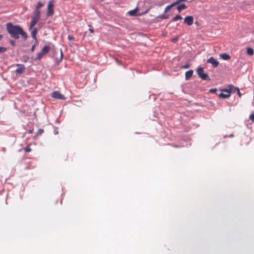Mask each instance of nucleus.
Returning a JSON list of instances; mask_svg holds the SVG:
<instances>
[{
    "instance_id": "obj_10",
    "label": "nucleus",
    "mask_w": 254,
    "mask_h": 254,
    "mask_svg": "<svg viewBox=\"0 0 254 254\" xmlns=\"http://www.w3.org/2000/svg\"><path fill=\"white\" fill-rule=\"evenodd\" d=\"M16 65L18 66L19 67L15 70V72L17 74H22V73H23V72L24 71V69H25L24 65L22 64H16Z\"/></svg>"
},
{
    "instance_id": "obj_19",
    "label": "nucleus",
    "mask_w": 254,
    "mask_h": 254,
    "mask_svg": "<svg viewBox=\"0 0 254 254\" xmlns=\"http://www.w3.org/2000/svg\"><path fill=\"white\" fill-rule=\"evenodd\" d=\"M247 53L248 55L250 56H252L254 55V51L253 49L251 48H247Z\"/></svg>"
},
{
    "instance_id": "obj_20",
    "label": "nucleus",
    "mask_w": 254,
    "mask_h": 254,
    "mask_svg": "<svg viewBox=\"0 0 254 254\" xmlns=\"http://www.w3.org/2000/svg\"><path fill=\"white\" fill-rule=\"evenodd\" d=\"M137 8L133 9L132 10L129 11L128 13L129 15L133 16L136 14V12H137Z\"/></svg>"
},
{
    "instance_id": "obj_35",
    "label": "nucleus",
    "mask_w": 254,
    "mask_h": 254,
    "mask_svg": "<svg viewBox=\"0 0 254 254\" xmlns=\"http://www.w3.org/2000/svg\"><path fill=\"white\" fill-rule=\"evenodd\" d=\"M10 43L13 46L15 45V42L13 40H10Z\"/></svg>"
},
{
    "instance_id": "obj_4",
    "label": "nucleus",
    "mask_w": 254,
    "mask_h": 254,
    "mask_svg": "<svg viewBox=\"0 0 254 254\" xmlns=\"http://www.w3.org/2000/svg\"><path fill=\"white\" fill-rule=\"evenodd\" d=\"M54 1L50 0L48 4L47 11L46 14L47 17H50L53 14L54 12Z\"/></svg>"
},
{
    "instance_id": "obj_13",
    "label": "nucleus",
    "mask_w": 254,
    "mask_h": 254,
    "mask_svg": "<svg viewBox=\"0 0 254 254\" xmlns=\"http://www.w3.org/2000/svg\"><path fill=\"white\" fill-rule=\"evenodd\" d=\"M37 33V30L36 28H34L32 31L31 33V36L36 41V43H37L38 41L36 38V34Z\"/></svg>"
},
{
    "instance_id": "obj_23",
    "label": "nucleus",
    "mask_w": 254,
    "mask_h": 254,
    "mask_svg": "<svg viewBox=\"0 0 254 254\" xmlns=\"http://www.w3.org/2000/svg\"><path fill=\"white\" fill-rule=\"evenodd\" d=\"M24 150L25 152H29L31 151V149L30 147V145H27L24 148Z\"/></svg>"
},
{
    "instance_id": "obj_28",
    "label": "nucleus",
    "mask_w": 254,
    "mask_h": 254,
    "mask_svg": "<svg viewBox=\"0 0 254 254\" xmlns=\"http://www.w3.org/2000/svg\"><path fill=\"white\" fill-rule=\"evenodd\" d=\"M217 91V90L216 88H212V89H210L209 90V92L213 93H216Z\"/></svg>"
},
{
    "instance_id": "obj_3",
    "label": "nucleus",
    "mask_w": 254,
    "mask_h": 254,
    "mask_svg": "<svg viewBox=\"0 0 254 254\" xmlns=\"http://www.w3.org/2000/svg\"><path fill=\"white\" fill-rule=\"evenodd\" d=\"M196 72H197L199 77L201 79H202V80H208V81L211 80V79L210 78L208 74L204 72V69L202 67H198L196 70Z\"/></svg>"
},
{
    "instance_id": "obj_17",
    "label": "nucleus",
    "mask_w": 254,
    "mask_h": 254,
    "mask_svg": "<svg viewBox=\"0 0 254 254\" xmlns=\"http://www.w3.org/2000/svg\"><path fill=\"white\" fill-rule=\"evenodd\" d=\"M187 8V6L185 4H181L178 6L177 9L179 12H180L182 10L185 9Z\"/></svg>"
},
{
    "instance_id": "obj_40",
    "label": "nucleus",
    "mask_w": 254,
    "mask_h": 254,
    "mask_svg": "<svg viewBox=\"0 0 254 254\" xmlns=\"http://www.w3.org/2000/svg\"><path fill=\"white\" fill-rule=\"evenodd\" d=\"M68 39H69V40H70V39H72V38L71 37H70V36H68Z\"/></svg>"
},
{
    "instance_id": "obj_16",
    "label": "nucleus",
    "mask_w": 254,
    "mask_h": 254,
    "mask_svg": "<svg viewBox=\"0 0 254 254\" xmlns=\"http://www.w3.org/2000/svg\"><path fill=\"white\" fill-rule=\"evenodd\" d=\"M50 50V47L49 46H45L41 50V51L42 53L45 55L46 54H47L49 53Z\"/></svg>"
},
{
    "instance_id": "obj_39",
    "label": "nucleus",
    "mask_w": 254,
    "mask_h": 254,
    "mask_svg": "<svg viewBox=\"0 0 254 254\" xmlns=\"http://www.w3.org/2000/svg\"><path fill=\"white\" fill-rule=\"evenodd\" d=\"M89 30L90 31V32H91V33H93V29H89Z\"/></svg>"
},
{
    "instance_id": "obj_11",
    "label": "nucleus",
    "mask_w": 254,
    "mask_h": 254,
    "mask_svg": "<svg viewBox=\"0 0 254 254\" xmlns=\"http://www.w3.org/2000/svg\"><path fill=\"white\" fill-rule=\"evenodd\" d=\"M238 88V87H234L233 85H229L228 86V88H226V89L231 94V93H235L236 92Z\"/></svg>"
},
{
    "instance_id": "obj_5",
    "label": "nucleus",
    "mask_w": 254,
    "mask_h": 254,
    "mask_svg": "<svg viewBox=\"0 0 254 254\" xmlns=\"http://www.w3.org/2000/svg\"><path fill=\"white\" fill-rule=\"evenodd\" d=\"M52 97L54 98L59 99V100H64L65 97L64 95L61 93L59 91H54L52 93Z\"/></svg>"
},
{
    "instance_id": "obj_38",
    "label": "nucleus",
    "mask_w": 254,
    "mask_h": 254,
    "mask_svg": "<svg viewBox=\"0 0 254 254\" xmlns=\"http://www.w3.org/2000/svg\"><path fill=\"white\" fill-rule=\"evenodd\" d=\"M186 1V0H180V3L183 1Z\"/></svg>"
},
{
    "instance_id": "obj_2",
    "label": "nucleus",
    "mask_w": 254,
    "mask_h": 254,
    "mask_svg": "<svg viewBox=\"0 0 254 254\" xmlns=\"http://www.w3.org/2000/svg\"><path fill=\"white\" fill-rule=\"evenodd\" d=\"M63 53L61 49H56L54 52L53 57L58 64L61 62L63 59Z\"/></svg>"
},
{
    "instance_id": "obj_18",
    "label": "nucleus",
    "mask_w": 254,
    "mask_h": 254,
    "mask_svg": "<svg viewBox=\"0 0 254 254\" xmlns=\"http://www.w3.org/2000/svg\"><path fill=\"white\" fill-rule=\"evenodd\" d=\"M182 18H183L180 15H177L176 16H175V17H174L172 18V21L173 22H175L177 20H181Z\"/></svg>"
},
{
    "instance_id": "obj_33",
    "label": "nucleus",
    "mask_w": 254,
    "mask_h": 254,
    "mask_svg": "<svg viewBox=\"0 0 254 254\" xmlns=\"http://www.w3.org/2000/svg\"><path fill=\"white\" fill-rule=\"evenodd\" d=\"M37 43H36L35 44H34V45H33L31 47V51L32 52H34V50H35V46H36V45Z\"/></svg>"
},
{
    "instance_id": "obj_8",
    "label": "nucleus",
    "mask_w": 254,
    "mask_h": 254,
    "mask_svg": "<svg viewBox=\"0 0 254 254\" xmlns=\"http://www.w3.org/2000/svg\"><path fill=\"white\" fill-rule=\"evenodd\" d=\"M221 91L225 92L226 93L225 94V93H223L221 92L219 94H217L219 96V97H220L221 98L225 99V98H228L230 96V93L226 89H222Z\"/></svg>"
},
{
    "instance_id": "obj_34",
    "label": "nucleus",
    "mask_w": 254,
    "mask_h": 254,
    "mask_svg": "<svg viewBox=\"0 0 254 254\" xmlns=\"http://www.w3.org/2000/svg\"><path fill=\"white\" fill-rule=\"evenodd\" d=\"M236 91H237V93H238V94L239 95V96L240 97H241L242 96V94L241 93V92H240V90L239 88L237 89V90H236Z\"/></svg>"
},
{
    "instance_id": "obj_1",
    "label": "nucleus",
    "mask_w": 254,
    "mask_h": 254,
    "mask_svg": "<svg viewBox=\"0 0 254 254\" xmlns=\"http://www.w3.org/2000/svg\"><path fill=\"white\" fill-rule=\"evenodd\" d=\"M6 25V30L12 38L18 39L21 35L24 40L27 39V35L21 27L19 25H14L11 22L7 23Z\"/></svg>"
},
{
    "instance_id": "obj_24",
    "label": "nucleus",
    "mask_w": 254,
    "mask_h": 254,
    "mask_svg": "<svg viewBox=\"0 0 254 254\" xmlns=\"http://www.w3.org/2000/svg\"><path fill=\"white\" fill-rule=\"evenodd\" d=\"M34 15H37V16H39L40 17V11L39 10V9H35L34 10Z\"/></svg>"
},
{
    "instance_id": "obj_26",
    "label": "nucleus",
    "mask_w": 254,
    "mask_h": 254,
    "mask_svg": "<svg viewBox=\"0 0 254 254\" xmlns=\"http://www.w3.org/2000/svg\"><path fill=\"white\" fill-rule=\"evenodd\" d=\"M43 132H44V130H43V129H42V128H40V129L38 130V131H37V132L36 135H41L42 133H43Z\"/></svg>"
},
{
    "instance_id": "obj_29",
    "label": "nucleus",
    "mask_w": 254,
    "mask_h": 254,
    "mask_svg": "<svg viewBox=\"0 0 254 254\" xmlns=\"http://www.w3.org/2000/svg\"><path fill=\"white\" fill-rule=\"evenodd\" d=\"M190 67V64H187L186 65L182 66V68H184V69H187V68H189Z\"/></svg>"
},
{
    "instance_id": "obj_31",
    "label": "nucleus",
    "mask_w": 254,
    "mask_h": 254,
    "mask_svg": "<svg viewBox=\"0 0 254 254\" xmlns=\"http://www.w3.org/2000/svg\"><path fill=\"white\" fill-rule=\"evenodd\" d=\"M159 17H160L162 19H166V18H168V16H167L165 14H163V15H161L160 16H159Z\"/></svg>"
},
{
    "instance_id": "obj_37",
    "label": "nucleus",
    "mask_w": 254,
    "mask_h": 254,
    "mask_svg": "<svg viewBox=\"0 0 254 254\" xmlns=\"http://www.w3.org/2000/svg\"><path fill=\"white\" fill-rule=\"evenodd\" d=\"M3 36L2 35H0V40L2 38Z\"/></svg>"
},
{
    "instance_id": "obj_9",
    "label": "nucleus",
    "mask_w": 254,
    "mask_h": 254,
    "mask_svg": "<svg viewBox=\"0 0 254 254\" xmlns=\"http://www.w3.org/2000/svg\"><path fill=\"white\" fill-rule=\"evenodd\" d=\"M185 23L187 24L189 26L191 25L193 23V17L192 16H187L184 18Z\"/></svg>"
},
{
    "instance_id": "obj_27",
    "label": "nucleus",
    "mask_w": 254,
    "mask_h": 254,
    "mask_svg": "<svg viewBox=\"0 0 254 254\" xmlns=\"http://www.w3.org/2000/svg\"><path fill=\"white\" fill-rule=\"evenodd\" d=\"M179 3H180V0H177V1L174 2L173 3H172V5L174 6L179 4Z\"/></svg>"
},
{
    "instance_id": "obj_14",
    "label": "nucleus",
    "mask_w": 254,
    "mask_h": 254,
    "mask_svg": "<svg viewBox=\"0 0 254 254\" xmlns=\"http://www.w3.org/2000/svg\"><path fill=\"white\" fill-rule=\"evenodd\" d=\"M220 57L221 58L224 60H229L231 58L230 56L226 53H223L220 54Z\"/></svg>"
},
{
    "instance_id": "obj_41",
    "label": "nucleus",
    "mask_w": 254,
    "mask_h": 254,
    "mask_svg": "<svg viewBox=\"0 0 254 254\" xmlns=\"http://www.w3.org/2000/svg\"><path fill=\"white\" fill-rule=\"evenodd\" d=\"M233 134H230V137H233Z\"/></svg>"
},
{
    "instance_id": "obj_21",
    "label": "nucleus",
    "mask_w": 254,
    "mask_h": 254,
    "mask_svg": "<svg viewBox=\"0 0 254 254\" xmlns=\"http://www.w3.org/2000/svg\"><path fill=\"white\" fill-rule=\"evenodd\" d=\"M173 7L172 4L171 3V4L170 5H167L165 9H164V12L166 13L168 11H169L171 8H172V7Z\"/></svg>"
},
{
    "instance_id": "obj_42",
    "label": "nucleus",
    "mask_w": 254,
    "mask_h": 254,
    "mask_svg": "<svg viewBox=\"0 0 254 254\" xmlns=\"http://www.w3.org/2000/svg\"><path fill=\"white\" fill-rule=\"evenodd\" d=\"M195 23L196 24H198V22H196Z\"/></svg>"
},
{
    "instance_id": "obj_7",
    "label": "nucleus",
    "mask_w": 254,
    "mask_h": 254,
    "mask_svg": "<svg viewBox=\"0 0 254 254\" xmlns=\"http://www.w3.org/2000/svg\"><path fill=\"white\" fill-rule=\"evenodd\" d=\"M207 63L211 64L214 67H216L219 64V62L213 57L208 59L207 60Z\"/></svg>"
},
{
    "instance_id": "obj_32",
    "label": "nucleus",
    "mask_w": 254,
    "mask_h": 254,
    "mask_svg": "<svg viewBox=\"0 0 254 254\" xmlns=\"http://www.w3.org/2000/svg\"><path fill=\"white\" fill-rule=\"evenodd\" d=\"M250 119L252 121H254V114H251L250 116Z\"/></svg>"
},
{
    "instance_id": "obj_15",
    "label": "nucleus",
    "mask_w": 254,
    "mask_h": 254,
    "mask_svg": "<svg viewBox=\"0 0 254 254\" xmlns=\"http://www.w3.org/2000/svg\"><path fill=\"white\" fill-rule=\"evenodd\" d=\"M44 55V54L41 51L40 52L37 53V57L34 59V61L40 60Z\"/></svg>"
},
{
    "instance_id": "obj_30",
    "label": "nucleus",
    "mask_w": 254,
    "mask_h": 254,
    "mask_svg": "<svg viewBox=\"0 0 254 254\" xmlns=\"http://www.w3.org/2000/svg\"><path fill=\"white\" fill-rule=\"evenodd\" d=\"M23 57L24 62H27L28 61L29 59L28 57L24 56Z\"/></svg>"
},
{
    "instance_id": "obj_6",
    "label": "nucleus",
    "mask_w": 254,
    "mask_h": 254,
    "mask_svg": "<svg viewBox=\"0 0 254 254\" xmlns=\"http://www.w3.org/2000/svg\"><path fill=\"white\" fill-rule=\"evenodd\" d=\"M39 19H40V16L34 15L32 17L29 29L32 28L37 24V23L38 21V20H39Z\"/></svg>"
},
{
    "instance_id": "obj_36",
    "label": "nucleus",
    "mask_w": 254,
    "mask_h": 254,
    "mask_svg": "<svg viewBox=\"0 0 254 254\" xmlns=\"http://www.w3.org/2000/svg\"><path fill=\"white\" fill-rule=\"evenodd\" d=\"M33 131V129H31V130H29L28 131V133H31Z\"/></svg>"
},
{
    "instance_id": "obj_22",
    "label": "nucleus",
    "mask_w": 254,
    "mask_h": 254,
    "mask_svg": "<svg viewBox=\"0 0 254 254\" xmlns=\"http://www.w3.org/2000/svg\"><path fill=\"white\" fill-rule=\"evenodd\" d=\"M44 6V4L41 2H38L36 7V9H39L40 8Z\"/></svg>"
},
{
    "instance_id": "obj_12",
    "label": "nucleus",
    "mask_w": 254,
    "mask_h": 254,
    "mask_svg": "<svg viewBox=\"0 0 254 254\" xmlns=\"http://www.w3.org/2000/svg\"><path fill=\"white\" fill-rule=\"evenodd\" d=\"M193 73V71L192 69L187 71L185 73L186 79L189 80L192 76Z\"/></svg>"
},
{
    "instance_id": "obj_25",
    "label": "nucleus",
    "mask_w": 254,
    "mask_h": 254,
    "mask_svg": "<svg viewBox=\"0 0 254 254\" xmlns=\"http://www.w3.org/2000/svg\"><path fill=\"white\" fill-rule=\"evenodd\" d=\"M7 50L6 48L3 47H0V53H4Z\"/></svg>"
}]
</instances>
